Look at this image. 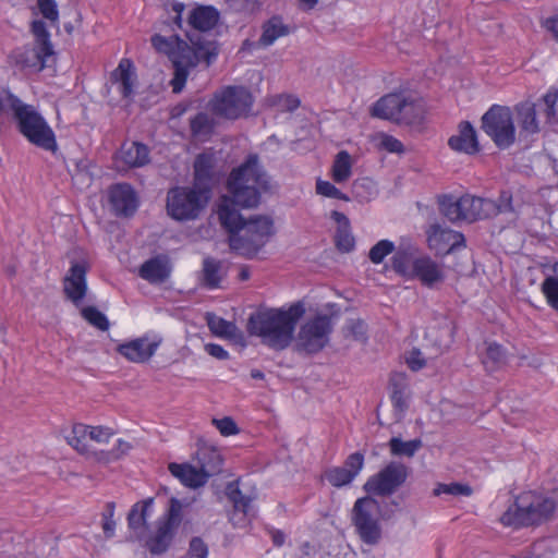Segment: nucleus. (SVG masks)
Listing matches in <instances>:
<instances>
[{
  "label": "nucleus",
  "mask_w": 558,
  "mask_h": 558,
  "mask_svg": "<svg viewBox=\"0 0 558 558\" xmlns=\"http://www.w3.org/2000/svg\"><path fill=\"white\" fill-rule=\"evenodd\" d=\"M5 98L17 131L34 146L56 155V134L41 113L34 106L24 104L11 90H5Z\"/></svg>",
  "instance_id": "obj_4"
},
{
  "label": "nucleus",
  "mask_w": 558,
  "mask_h": 558,
  "mask_svg": "<svg viewBox=\"0 0 558 558\" xmlns=\"http://www.w3.org/2000/svg\"><path fill=\"white\" fill-rule=\"evenodd\" d=\"M36 43L37 45L33 47V49L37 52L39 57V71H41L46 66L47 58L51 57L54 52L50 39L40 40Z\"/></svg>",
  "instance_id": "obj_59"
},
{
  "label": "nucleus",
  "mask_w": 558,
  "mask_h": 558,
  "mask_svg": "<svg viewBox=\"0 0 558 558\" xmlns=\"http://www.w3.org/2000/svg\"><path fill=\"white\" fill-rule=\"evenodd\" d=\"M364 466V454L360 451L353 452L347 457L343 462V469L349 470L354 477L361 472Z\"/></svg>",
  "instance_id": "obj_58"
},
{
  "label": "nucleus",
  "mask_w": 558,
  "mask_h": 558,
  "mask_svg": "<svg viewBox=\"0 0 558 558\" xmlns=\"http://www.w3.org/2000/svg\"><path fill=\"white\" fill-rule=\"evenodd\" d=\"M407 364L411 371L418 372L425 367L426 361L423 357L422 352L418 349L413 348L407 357Z\"/></svg>",
  "instance_id": "obj_63"
},
{
  "label": "nucleus",
  "mask_w": 558,
  "mask_h": 558,
  "mask_svg": "<svg viewBox=\"0 0 558 558\" xmlns=\"http://www.w3.org/2000/svg\"><path fill=\"white\" fill-rule=\"evenodd\" d=\"M162 339L156 337L149 341L147 336L133 339L117 347V352L133 363L147 362L161 344Z\"/></svg>",
  "instance_id": "obj_17"
},
{
  "label": "nucleus",
  "mask_w": 558,
  "mask_h": 558,
  "mask_svg": "<svg viewBox=\"0 0 558 558\" xmlns=\"http://www.w3.org/2000/svg\"><path fill=\"white\" fill-rule=\"evenodd\" d=\"M402 111L398 117V124L414 125L420 124L424 119V106L421 99L411 95H404Z\"/></svg>",
  "instance_id": "obj_31"
},
{
  "label": "nucleus",
  "mask_w": 558,
  "mask_h": 558,
  "mask_svg": "<svg viewBox=\"0 0 558 558\" xmlns=\"http://www.w3.org/2000/svg\"><path fill=\"white\" fill-rule=\"evenodd\" d=\"M324 476L330 485L338 488L349 485L355 478L349 470L343 469L342 466L327 469Z\"/></svg>",
  "instance_id": "obj_47"
},
{
  "label": "nucleus",
  "mask_w": 558,
  "mask_h": 558,
  "mask_svg": "<svg viewBox=\"0 0 558 558\" xmlns=\"http://www.w3.org/2000/svg\"><path fill=\"white\" fill-rule=\"evenodd\" d=\"M539 112L544 114L545 123L558 125V88L550 87L536 102Z\"/></svg>",
  "instance_id": "obj_33"
},
{
  "label": "nucleus",
  "mask_w": 558,
  "mask_h": 558,
  "mask_svg": "<svg viewBox=\"0 0 558 558\" xmlns=\"http://www.w3.org/2000/svg\"><path fill=\"white\" fill-rule=\"evenodd\" d=\"M301 558H354V554L345 553L343 555H331L329 551L322 547H314L308 544L304 545Z\"/></svg>",
  "instance_id": "obj_54"
},
{
  "label": "nucleus",
  "mask_w": 558,
  "mask_h": 558,
  "mask_svg": "<svg viewBox=\"0 0 558 558\" xmlns=\"http://www.w3.org/2000/svg\"><path fill=\"white\" fill-rule=\"evenodd\" d=\"M81 315L89 325L101 331H107L110 327L107 316L96 306L88 305L83 307L81 310Z\"/></svg>",
  "instance_id": "obj_46"
},
{
  "label": "nucleus",
  "mask_w": 558,
  "mask_h": 558,
  "mask_svg": "<svg viewBox=\"0 0 558 558\" xmlns=\"http://www.w3.org/2000/svg\"><path fill=\"white\" fill-rule=\"evenodd\" d=\"M352 174L351 155L347 150H340L333 160L331 177L336 183H343Z\"/></svg>",
  "instance_id": "obj_39"
},
{
  "label": "nucleus",
  "mask_w": 558,
  "mask_h": 558,
  "mask_svg": "<svg viewBox=\"0 0 558 558\" xmlns=\"http://www.w3.org/2000/svg\"><path fill=\"white\" fill-rule=\"evenodd\" d=\"M390 386L392 387L390 399L393 408L400 411H404L407 409V403L403 398V389L401 385L391 378Z\"/></svg>",
  "instance_id": "obj_60"
},
{
  "label": "nucleus",
  "mask_w": 558,
  "mask_h": 558,
  "mask_svg": "<svg viewBox=\"0 0 558 558\" xmlns=\"http://www.w3.org/2000/svg\"><path fill=\"white\" fill-rule=\"evenodd\" d=\"M107 196L110 211L116 217L131 218L138 209L137 193L128 182L111 184L107 190Z\"/></svg>",
  "instance_id": "obj_14"
},
{
  "label": "nucleus",
  "mask_w": 558,
  "mask_h": 558,
  "mask_svg": "<svg viewBox=\"0 0 558 558\" xmlns=\"http://www.w3.org/2000/svg\"><path fill=\"white\" fill-rule=\"evenodd\" d=\"M379 502L371 496L356 499L352 508V524L360 539L367 545H377L383 536L381 526L377 514Z\"/></svg>",
  "instance_id": "obj_10"
},
{
  "label": "nucleus",
  "mask_w": 558,
  "mask_h": 558,
  "mask_svg": "<svg viewBox=\"0 0 558 558\" xmlns=\"http://www.w3.org/2000/svg\"><path fill=\"white\" fill-rule=\"evenodd\" d=\"M215 129V121L206 112H198L190 119V131L193 137L209 136Z\"/></svg>",
  "instance_id": "obj_42"
},
{
  "label": "nucleus",
  "mask_w": 558,
  "mask_h": 558,
  "mask_svg": "<svg viewBox=\"0 0 558 558\" xmlns=\"http://www.w3.org/2000/svg\"><path fill=\"white\" fill-rule=\"evenodd\" d=\"M352 195L360 203H365L372 199L376 194L374 182L368 178H361L353 181L351 186Z\"/></svg>",
  "instance_id": "obj_44"
},
{
  "label": "nucleus",
  "mask_w": 558,
  "mask_h": 558,
  "mask_svg": "<svg viewBox=\"0 0 558 558\" xmlns=\"http://www.w3.org/2000/svg\"><path fill=\"white\" fill-rule=\"evenodd\" d=\"M555 509L554 499L526 492L515 498L512 507L502 513L500 522L514 527L538 525L549 520Z\"/></svg>",
  "instance_id": "obj_5"
},
{
  "label": "nucleus",
  "mask_w": 558,
  "mask_h": 558,
  "mask_svg": "<svg viewBox=\"0 0 558 558\" xmlns=\"http://www.w3.org/2000/svg\"><path fill=\"white\" fill-rule=\"evenodd\" d=\"M206 322L210 331L223 338H234L238 331V328L234 323L228 322L222 317H218L213 313L206 314Z\"/></svg>",
  "instance_id": "obj_41"
},
{
  "label": "nucleus",
  "mask_w": 558,
  "mask_h": 558,
  "mask_svg": "<svg viewBox=\"0 0 558 558\" xmlns=\"http://www.w3.org/2000/svg\"><path fill=\"white\" fill-rule=\"evenodd\" d=\"M403 93H390L380 97L372 107V116L397 123L402 111Z\"/></svg>",
  "instance_id": "obj_23"
},
{
  "label": "nucleus",
  "mask_w": 558,
  "mask_h": 558,
  "mask_svg": "<svg viewBox=\"0 0 558 558\" xmlns=\"http://www.w3.org/2000/svg\"><path fill=\"white\" fill-rule=\"evenodd\" d=\"M122 161L130 168H140L149 162V149L140 142H133L128 148L122 147Z\"/></svg>",
  "instance_id": "obj_34"
},
{
  "label": "nucleus",
  "mask_w": 558,
  "mask_h": 558,
  "mask_svg": "<svg viewBox=\"0 0 558 558\" xmlns=\"http://www.w3.org/2000/svg\"><path fill=\"white\" fill-rule=\"evenodd\" d=\"M342 333L344 338H351L354 341L362 343H365L368 339L367 325L361 318L347 319L344 326L342 327Z\"/></svg>",
  "instance_id": "obj_43"
},
{
  "label": "nucleus",
  "mask_w": 558,
  "mask_h": 558,
  "mask_svg": "<svg viewBox=\"0 0 558 558\" xmlns=\"http://www.w3.org/2000/svg\"><path fill=\"white\" fill-rule=\"evenodd\" d=\"M37 4L43 16L54 26L59 19L57 2L54 0H37Z\"/></svg>",
  "instance_id": "obj_55"
},
{
  "label": "nucleus",
  "mask_w": 558,
  "mask_h": 558,
  "mask_svg": "<svg viewBox=\"0 0 558 558\" xmlns=\"http://www.w3.org/2000/svg\"><path fill=\"white\" fill-rule=\"evenodd\" d=\"M472 493H473V489L470 485L457 483V482L449 483V484L439 483L434 488L435 496H439L441 494H447V495H452V496H466L468 497V496H471Z\"/></svg>",
  "instance_id": "obj_52"
},
{
  "label": "nucleus",
  "mask_w": 558,
  "mask_h": 558,
  "mask_svg": "<svg viewBox=\"0 0 558 558\" xmlns=\"http://www.w3.org/2000/svg\"><path fill=\"white\" fill-rule=\"evenodd\" d=\"M270 178L259 165L256 154L247 156L245 161L232 169L227 189L231 194L229 202L241 208H255L260 203V191H270Z\"/></svg>",
  "instance_id": "obj_3"
},
{
  "label": "nucleus",
  "mask_w": 558,
  "mask_h": 558,
  "mask_svg": "<svg viewBox=\"0 0 558 558\" xmlns=\"http://www.w3.org/2000/svg\"><path fill=\"white\" fill-rule=\"evenodd\" d=\"M418 248L410 243L400 244L396 247L391 257L392 270L404 278H409L412 267H414V260L417 259Z\"/></svg>",
  "instance_id": "obj_25"
},
{
  "label": "nucleus",
  "mask_w": 558,
  "mask_h": 558,
  "mask_svg": "<svg viewBox=\"0 0 558 558\" xmlns=\"http://www.w3.org/2000/svg\"><path fill=\"white\" fill-rule=\"evenodd\" d=\"M541 26L553 36L555 41H558V14L543 19Z\"/></svg>",
  "instance_id": "obj_64"
},
{
  "label": "nucleus",
  "mask_w": 558,
  "mask_h": 558,
  "mask_svg": "<svg viewBox=\"0 0 558 558\" xmlns=\"http://www.w3.org/2000/svg\"><path fill=\"white\" fill-rule=\"evenodd\" d=\"M219 10L209 4H196L187 15V24L198 33L185 32L190 44L180 35L163 36L155 34L150 38L156 51L166 54L172 63L173 77L170 81L172 92L179 94L183 90L190 71L201 62L211 65L220 51L216 39H209L205 33L216 28L220 22Z\"/></svg>",
  "instance_id": "obj_1"
},
{
  "label": "nucleus",
  "mask_w": 558,
  "mask_h": 558,
  "mask_svg": "<svg viewBox=\"0 0 558 558\" xmlns=\"http://www.w3.org/2000/svg\"><path fill=\"white\" fill-rule=\"evenodd\" d=\"M536 102L525 100L514 106L515 118L520 128V136L534 135L541 132V120L537 118Z\"/></svg>",
  "instance_id": "obj_22"
},
{
  "label": "nucleus",
  "mask_w": 558,
  "mask_h": 558,
  "mask_svg": "<svg viewBox=\"0 0 558 558\" xmlns=\"http://www.w3.org/2000/svg\"><path fill=\"white\" fill-rule=\"evenodd\" d=\"M209 554L208 545L199 536H193L190 539L187 555L191 558H207Z\"/></svg>",
  "instance_id": "obj_56"
},
{
  "label": "nucleus",
  "mask_w": 558,
  "mask_h": 558,
  "mask_svg": "<svg viewBox=\"0 0 558 558\" xmlns=\"http://www.w3.org/2000/svg\"><path fill=\"white\" fill-rule=\"evenodd\" d=\"M316 192L319 195L341 199V201H350L349 196L344 193H342L338 187H336L332 183L329 181H324L318 179L316 182Z\"/></svg>",
  "instance_id": "obj_53"
},
{
  "label": "nucleus",
  "mask_w": 558,
  "mask_h": 558,
  "mask_svg": "<svg viewBox=\"0 0 558 558\" xmlns=\"http://www.w3.org/2000/svg\"><path fill=\"white\" fill-rule=\"evenodd\" d=\"M210 198L208 189H201L194 184L173 186L167 192V214L180 222L193 221L201 217Z\"/></svg>",
  "instance_id": "obj_6"
},
{
  "label": "nucleus",
  "mask_w": 558,
  "mask_h": 558,
  "mask_svg": "<svg viewBox=\"0 0 558 558\" xmlns=\"http://www.w3.org/2000/svg\"><path fill=\"white\" fill-rule=\"evenodd\" d=\"M305 314L302 301L291 304L288 308H262L248 316L246 331L250 336L262 339V343L275 351L290 347L299 320Z\"/></svg>",
  "instance_id": "obj_2"
},
{
  "label": "nucleus",
  "mask_w": 558,
  "mask_h": 558,
  "mask_svg": "<svg viewBox=\"0 0 558 558\" xmlns=\"http://www.w3.org/2000/svg\"><path fill=\"white\" fill-rule=\"evenodd\" d=\"M132 62L129 59H122L118 68L111 73V80L119 84V92L123 98H129L133 94Z\"/></svg>",
  "instance_id": "obj_35"
},
{
  "label": "nucleus",
  "mask_w": 558,
  "mask_h": 558,
  "mask_svg": "<svg viewBox=\"0 0 558 558\" xmlns=\"http://www.w3.org/2000/svg\"><path fill=\"white\" fill-rule=\"evenodd\" d=\"M170 266L166 257L156 256L146 260L138 275L150 283L163 282L170 276Z\"/></svg>",
  "instance_id": "obj_29"
},
{
  "label": "nucleus",
  "mask_w": 558,
  "mask_h": 558,
  "mask_svg": "<svg viewBox=\"0 0 558 558\" xmlns=\"http://www.w3.org/2000/svg\"><path fill=\"white\" fill-rule=\"evenodd\" d=\"M88 429L89 426L84 424L73 425L71 434L66 437L68 444L78 452L87 451V445L85 440L88 434Z\"/></svg>",
  "instance_id": "obj_50"
},
{
  "label": "nucleus",
  "mask_w": 558,
  "mask_h": 558,
  "mask_svg": "<svg viewBox=\"0 0 558 558\" xmlns=\"http://www.w3.org/2000/svg\"><path fill=\"white\" fill-rule=\"evenodd\" d=\"M483 364L488 373L499 369L506 364V351L501 344L497 342L488 343Z\"/></svg>",
  "instance_id": "obj_40"
},
{
  "label": "nucleus",
  "mask_w": 558,
  "mask_h": 558,
  "mask_svg": "<svg viewBox=\"0 0 558 558\" xmlns=\"http://www.w3.org/2000/svg\"><path fill=\"white\" fill-rule=\"evenodd\" d=\"M408 279H417L424 287L434 288L445 280V274L430 256L420 255L414 260V267H412Z\"/></svg>",
  "instance_id": "obj_18"
},
{
  "label": "nucleus",
  "mask_w": 558,
  "mask_h": 558,
  "mask_svg": "<svg viewBox=\"0 0 558 558\" xmlns=\"http://www.w3.org/2000/svg\"><path fill=\"white\" fill-rule=\"evenodd\" d=\"M131 449L132 445L130 442L119 439L116 447L106 453V461L111 462L120 460L128 454Z\"/></svg>",
  "instance_id": "obj_62"
},
{
  "label": "nucleus",
  "mask_w": 558,
  "mask_h": 558,
  "mask_svg": "<svg viewBox=\"0 0 558 558\" xmlns=\"http://www.w3.org/2000/svg\"><path fill=\"white\" fill-rule=\"evenodd\" d=\"M236 205L229 202L225 196L218 205V219L221 227L229 233L228 242L233 236H241L240 231L245 227L246 219L235 208Z\"/></svg>",
  "instance_id": "obj_21"
},
{
  "label": "nucleus",
  "mask_w": 558,
  "mask_h": 558,
  "mask_svg": "<svg viewBox=\"0 0 558 558\" xmlns=\"http://www.w3.org/2000/svg\"><path fill=\"white\" fill-rule=\"evenodd\" d=\"M11 58L22 69L37 68L39 70V57L33 47L17 48L12 52Z\"/></svg>",
  "instance_id": "obj_45"
},
{
  "label": "nucleus",
  "mask_w": 558,
  "mask_h": 558,
  "mask_svg": "<svg viewBox=\"0 0 558 558\" xmlns=\"http://www.w3.org/2000/svg\"><path fill=\"white\" fill-rule=\"evenodd\" d=\"M461 207L463 211V221H475L478 220L481 197L463 195L460 197Z\"/></svg>",
  "instance_id": "obj_51"
},
{
  "label": "nucleus",
  "mask_w": 558,
  "mask_h": 558,
  "mask_svg": "<svg viewBox=\"0 0 558 558\" xmlns=\"http://www.w3.org/2000/svg\"><path fill=\"white\" fill-rule=\"evenodd\" d=\"M425 233L427 245L436 255L445 256L460 247H465L463 233L442 228L438 222L429 225Z\"/></svg>",
  "instance_id": "obj_15"
},
{
  "label": "nucleus",
  "mask_w": 558,
  "mask_h": 558,
  "mask_svg": "<svg viewBox=\"0 0 558 558\" xmlns=\"http://www.w3.org/2000/svg\"><path fill=\"white\" fill-rule=\"evenodd\" d=\"M448 146L458 153L475 155L481 150L477 133L469 121H461L458 124V134L449 137Z\"/></svg>",
  "instance_id": "obj_20"
},
{
  "label": "nucleus",
  "mask_w": 558,
  "mask_h": 558,
  "mask_svg": "<svg viewBox=\"0 0 558 558\" xmlns=\"http://www.w3.org/2000/svg\"><path fill=\"white\" fill-rule=\"evenodd\" d=\"M409 468L402 462L391 461L376 474L369 476L363 485L367 496L388 497L407 482Z\"/></svg>",
  "instance_id": "obj_13"
},
{
  "label": "nucleus",
  "mask_w": 558,
  "mask_h": 558,
  "mask_svg": "<svg viewBox=\"0 0 558 558\" xmlns=\"http://www.w3.org/2000/svg\"><path fill=\"white\" fill-rule=\"evenodd\" d=\"M332 330L331 317L317 314L300 327L294 350L299 353L317 354L329 343Z\"/></svg>",
  "instance_id": "obj_11"
},
{
  "label": "nucleus",
  "mask_w": 558,
  "mask_h": 558,
  "mask_svg": "<svg viewBox=\"0 0 558 558\" xmlns=\"http://www.w3.org/2000/svg\"><path fill=\"white\" fill-rule=\"evenodd\" d=\"M216 157L214 153L203 151L198 154L193 162V182L192 184L208 189L213 195V184L215 181Z\"/></svg>",
  "instance_id": "obj_19"
},
{
  "label": "nucleus",
  "mask_w": 558,
  "mask_h": 558,
  "mask_svg": "<svg viewBox=\"0 0 558 558\" xmlns=\"http://www.w3.org/2000/svg\"><path fill=\"white\" fill-rule=\"evenodd\" d=\"M547 304L558 313V277L547 276L541 284Z\"/></svg>",
  "instance_id": "obj_48"
},
{
  "label": "nucleus",
  "mask_w": 558,
  "mask_h": 558,
  "mask_svg": "<svg viewBox=\"0 0 558 558\" xmlns=\"http://www.w3.org/2000/svg\"><path fill=\"white\" fill-rule=\"evenodd\" d=\"M292 27L283 22L281 15H272L266 20L262 25V35L258 39L260 47L271 46L278 38L291 34Z\"/></svg>",
  "instance_id": "obj_28"
},
{
  "label": "nucleus",
  "mask_w": 558,
  "mask_h": 558,
  "mask_svg": "<svg viewBox=\"0 0 558 558\" xmlns=\"http://www.w3.org/2000/svg\"><path fill=\"white\" fill-rule=\"evenodd\" d=\"M169 472L189 488H198L207 483L206 474L190 463L171 462Z\"/></svg>",
  "instance_id": "obj_24"
},
{
  "label": "nucleus",
  "mask_w": 558,
  "mask_h": 558,
  "mask_svg": "<svg viewBox=\"0 0 558 558\" xmlns=\"http://www.w3.org/2000/svg\"><path fill=\"white\" fill-rule=\"evenodd\" d=\"M89 270L87 260L71 262V267L63 279V291L66 298L78 306L87 292L86 274Z\"/></svg>",
  "instance_id": "obj_16"
},
{
  "label": "nucleus",
  "mask_w": 558,
  "mask_h": 558,
  "mask_svg": "<svg viewBox=\"0 0 558 558\" xmlns=\"http://www.w3.org/2000/svg\"><path fill=\"white\" fill-rule=\"evenodd\" d=\"M274 221L270 217L256 215L245 221V234L233 236L229 241L231 251L244 256L254 258L274 234Z\"/></svg>",
  "instance_id": "obj_8"
},
{
  "label": "nucleus",
  "mask_w": 558,
  "mask_h": 558,
  "mask_svg": "<svg viewBox=\"0 0 558 558\" xmlns=\"http://www.w3.org/2000/svg\"><path fill=\"white\" fill-rule=\"evenodd\" d=\"M481 129L499 149H508L515 142L513 113L507 106L493 105L482 116Z\"/></svg>",
  "instance_id": "obj_9"
},
{
  "label": "nucleus",
  "mask_w": 558,
  "mask_h": 558,
  "mask_svg": "<svg viewBox=\"0 0 558 558\" xmlns=\"http://www.w3.org/2000/svg\"><path fill=\"white\" fill-rule=\"evenodd\" d=\"M388 447L393 457L412 458L423 447V442L420 438L404 441L400 437H392L388 441Z\"/></svg>",
  "instance_id": "obj_38"
},
{
  "label": "nucleus",
  "mask_w": 558,
  "mask_h": 558,
  "mask_svg": "<svg viewBox=\"0 0 558 558\" xmlns=\"http://www.w3.org/2000/svg\"><path fill=\"white\" fill-rule=\"evenodd\" d=\"M221 262L213 257H206L203 260L202 284L207 289H216L220 286L222 277Z\"/></svg>",
  "instance_id": "obj_37"
},
{
  "label": "nucleus",
  "mask_w": 558,
  "mask_h": 558,
  "mask_svg": "<svg viewBox=\"0 0 558 558\" xmlns=\"http://www.w3.org/2000/svg\"><path fill=\"white\" fill-rule=\"evenodd\" d=\"M253 102V95L245 86H227L215 96L211 110L219 117L235 120L246 116Z\"/></svg>",
  "instance_id": "obj_12"
},
{
  "label": "nucleus",
  "mask_w": 558,
  "mask_h": 558,
  "mask_svg": "<svg viewBox=\"0 0 558 558\" xmlns=\"http://www.w3.org/2000/svg\"><path fill=\"white\" fill-rule=\"evenodd\" d=\"M396 250L392 241L384 239L373 245L368 252V258L373 264H380L384 259Z\"/></svg>",
  "instance_id": "obj_49"
},
{
  "label": "nucleus",
  "mask_w": 558,
  "mask_h": 558,
  "mask_svg": "<svg viewBox=\"0 0 558 558\" xmlns=\"http://www.w3.org/2000/svg\"><path fill=\"white\" fill-rule=\"evenodd\" d=\"M330 217L338 223L335 234V245L341 253H350L355 247V239L351 231L349 218L338 210H332Z\"/></svg>",
  "instance_id": "obj_26"
},
{
  "label": "nucleus",
  "mask_w": 558,
  "mask_h": 558,
  "mask_svg": "<svg viewBox=\"0 0 558 558\" xmlns=\"http://www.w3.org/2000/svg\"><path fill=\"white\" fill-rule=\"evenodd\" d=\"M213 424L217 427L222 436H232L240 432L236 423L230 416L213 418Z\"/></svg>",
  "instance_id": "obj_57"
},
{
  "label": "nucleus",
  "mask_w": 558,
  "mask_h": 558,
  "mask_svg": "<svg viewBox=\"0 0 558 558\" xmlns=\"http://www.w3.org/2000/svg\"><path fill=\"white\" fill-rule=\"evenodd\" d=\"M154 501V497H148L146 499L135 502L131 507L126 517L128 526L130 530L136 532L137 530L147 526V519L149 517Z\"/></svg>",
  "instance_id": "obj_32"
},
{
  "label": "nucleus",
  "mask_w": 558,
  "mask_h": 558,
  "mask_svg": "<svg viewBox=\"0 0 558 558\" xmlns=\"http://www.w3.org/2000/svg\"><path fill=\"white\" fill-rule=\"evenodd\" d=\"M498 214L513 213L512 193L508 190H502L497 199H495Z\"/></svg>",
  "instance_id": "obj_61"
},
{
  "label": "nucleus",
  "mask_w": 558,
  "mask_h": 558,
  "mask_svg": "<svg viewBox=\"0 0 558 558\" xmlns=\"http://www.w3.org/2000/svg\"><path fill=\"white\" fill-rule=\"evenodd\" d=\"M183 505L175 497L169 499V506L165 513L156 521V530L146 537L144 547L153 556L166 554L177 536L178 529L183 520Z\"/></svg>",
  "instance_id": "obj_7"
},
{
  "label": "nucleus",
  "mask_w": 558,
  "mask_h": 558,
  "mask_svg": "<svg viewBox=\"0 0 558 558\" xmlns=\"http://www.w3.org/2000/svg\"><path fill=\"white\" fill-rule=\"evenodd\" d=\"M226 495L233 505V512L230 517V521H232L233 525L244 523L251 507V497L242 494L236 482H230L227 484Z\"/></svg>",
  "instance_id": "obj_27"
},
{
  "label": "nucleus",
  "mask_w": 558,
  "mask_h": 558,
  "mask_svg": "<svg viewBox=\"0 0 558 558\" xmlns=\"http://www.w3.org/2000/svg\"><path fill=\"white\" fill-rule=\"evenodd\" d=\"M439 213L450 222L457 223L463 221V211L460 197L457 198L450 194H441L437 196Z\"/></svg>",
  "instance_id": "obj_36"
},
{
  "label": "nucleus",
  "mask_w": 558,
  "mask_h": 558,
  "mask_svg": "<svg viewBox=\"0 0 558 558\" xmlns=\"http://www.w3.org/2000/svg\"><path fill=\"white\" fill-rule=\"evenodd\" d=\"M197 461L199 470L206 474L207 480L222 470L223 458L217 448L203 447L198 449Z\"/></svg>",
  "instance_id": "obj_30"
}]
</instances>
